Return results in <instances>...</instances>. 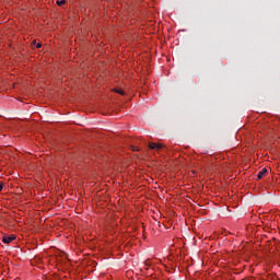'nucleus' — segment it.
<instances>
[{
	"label": "nucleus",
	"mask_w": 280,
	"mask_h": 280,
	"mask_svg": "<svg viewBox=\"0 0 280 280\" xmlns=\"http://www.w3.org/2000/svg\"><path fill=\"white\" fill-rule=\"evenodd\" d=\"M40 47H43V44H40V43L36 44L37 49H40Z\"/></svg>",
	"instance_id": "7"
},
{
	"label": "nucleus",
	"mask_w": 280,
	"mask_h": 280,
	"mask_svg": "<svg viewBox=\"0 0 280 280\" xmlns=\"http://www.w3.org/2000/svg\"><path fill=\"white\" fill-rule=\"evenodd\" d=\"M267 173H268V170L262 168V170L258 173V175H257L258 180H261V179L266 176Z\"/></svg>",
	"instance_id": "3"
},
{
	"label": "nucleus",
	"mask_w": 280,
	"mask_h": 280,
	"mask_svg": "<svg viewBox=\"0 0 280 280\" xmlns=\"http://www.w3.org/2000/svg\"><path fill=\"white\" fill-rule=\"evenodd\" d=\"M130 150H132V152H139V147L131 145Z\"/></svg>",
	"instance_id": "5"
},
{
	"label": "nucleus",
	"mask_w": 280,
	"mask_h": 280,
	"mask_svg": "<svg viewBox=\"0 0 280 280\" xmlns=\"http://www.w3.org/2000/svg\"><path fill=\"white\" fill-rule=\"evenodd\" d=\"M149 148L150 150H155L156 152H159V150H163L164 145L162 143L151 142L149 143Z\"/></svg>",
	"instance_id": "1"
},
{
	"label": "nucleus",
	"mask_w": 280,
	"mask_h": 280,
	"mask_svg": "<svg viewBox=\"0 0 280 280\" xmlns=\"http://www.w3.org/2000/svg\"><path fill=\"white\" fill-rule=\"evenodd\" d=\"M66 1L65 0H57V5H65Z\"/></svg>",
	"instance_id": "6"
},
{
	"label": "nucleus",
	"mask_w": 280,
	"mask_h": 280,
	"mask_svg": "<svg viewBox=\"0 0 280 280\" xmlns=\"http://www.w3.org/2000/svg\"><path fill=\"white\" fill-rule=\"evenodd\" d=\"M114 93H118L119 95H126V92L121 89H114Z\"/></svg>",
	"instance_id": "4"
},
{
	"label": "nucleus",
	"mask_w": 280,
	"mask_h": 280,
	"mask_svg": "<svg viewBox=\"0 0 280 280\" xmlns=\"http://www.w3.org/2000/svg\"><path fill=\"white\" fill-rule=\"evenodd\" d=\"M14 240H16V236H15V235L2 237V242H3L4 244H12V242H14Z\"/></svg>",
	"instance_id": "2"
},
{
	"label": "nucleus",
	"mask_w": 280,
	"mask_h": 280,
	"mask_svg": "<svg viewBox=\"0 0 280 280\" xmlns=\"http://www.w3.org/2000/svg\"><path fill=\"white\" fill-rule=\"evenodd\" d=\"M0 191H3V184H0Z\"/></svg>",
	"instance_id": "8"
}]
</instances>
